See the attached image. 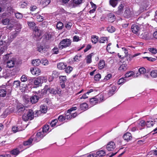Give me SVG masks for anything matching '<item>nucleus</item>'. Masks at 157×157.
<instances>
[{
	"label": "nucleus",
	"instance_id": "nucleus-1",
	"mask_svg": "<svg viewBox=\"0 0 157 157\" xmlns=\"http://www.w3.org/2000/svg\"><path fill=\"white\" fill-rule=\"evenodd\" d=\"M47 81V78L43 76H41L36 78H31L28 81L29 85L34 83V84L37 86H39L44 82H46Z\"/></svg>",
	"mask_w": 157,
	"mask_h": 157
},
{
	"label": "nucleus",
	"instance_id": "nucleus-2",
	"mask_svg": "<svg viewBox=\"0 0 157 157\" xmlns=\"http://www.w3.org/2000/svg\"><path fill=\"white\" fill-rule=\"evenodd\" d=\"M71 41L69 39H66L63 40L59 43L58 47L59 49H62L70 45Z\"/></svg>",
	"mask_w": 157,
	"mask_h": 157
},
{
	"label": "nucleus",
	"instance_id": "nucleus-3",
	"mask_svg": "<svg viewBox=\"0 0 157 157\" xmlns=\"http://www.w3.org/2000/svg\"><path fill=\"white\" fill-rule=\"evenodd\" d=\"M103 100V97L102 95H99L97 97H94L90 99V103L92 105H94L98 103H100Z\"/></svg>",
	"mask_w": 157,
	"mask_h": 157
},
{
	"label": "nucleus",
	"instance_id": "nucleus-4",
	"mask_svg": "<svg viewBox=\"0 0 157 157\" xmlns=\"http://www.w3.org/2000/svg\"><path fill=\"white\" fill-rule=\"evenodd\" d=\"M150 34L148 32L144 31L143 32L139 33V36L141 38L145 40H149L150 38Z\"/></svg>",
	"mask_w": 157,
	"mask_h": 157
},
{
	"label": "nucleus",
	"instance_id": "nucleus-5",
	"mask_svg": "<svg viewBox=\"0 0 157 157\" xmlns=\"http://www.w3.org/2000/svg\"><path fill=\"white\" fill-rule=\"evenodd\" d=\"M47 107L45 105H41L40 106V110H37L36 111L35 115H36V116H38V115H39L41 113H45L47 112Z\"/></svg>",
	"mask_w": 157,
	"mask_h": 157
},
{
	"label": "nucleus",
	"instance_id": "nucleus-6",
	"mask_svg": "<svg viewBox=\"0 0 157 157\" xmlns=\"http://www.w3.org/2000/svg\"><path fill=\"white\" fill-rule=\"evenodd\" d=\"M115 147V144L113 142L111 141L107 144L106 148L108 151H111L113 150Z\"/></svg>",
	"mask_w": 157,
	"mask_h": 157
},
{
	"label": "nucleus",
	"instance_id": "nucleus-7",
	"mask_svg": "<svg viewBox=\"0 0 157 157\" xmlns=\"http://www.w3.org/2000/svg\"><path fill=\"white\" fill-rule=\"evenodd\" d=\"M140 30V26L137 25H133L131 27L132 31L134 33L137 34Z\"/></svg>",
	"mask_w": 157,
	"mask_h": 157
},
{
	"label": "nucleus",
	"instance_id": "nucleus-8",
	"mask_svg": "<svg viewBox=\"0 0 157 157\" xmlns=\"http://www.w3.org/2000/svg\"><path fill=\"white\" fill-rule=\"evenodd\" d=\"M123 138L125 140L127 141L131 140L132 138L131 134L128 132L125 133L123 136Z\"/></svg>",
	"mask_w": 157,
	"mask_h": 157
},
{
	"label": "nucleus",
	"instance_id": "nucleus-9",
	"mask_svg": "<svg viewBox=\"0 0 157 157\" xmlns=\"http://www.w3.org/2000/svg\"><path fill=\"white\" fill-rule=\"evenodd\" d=\"M33 33L35 37L36 38L39 37L41 35V31L37 27H35Z\"/></svg>",
	"mask_w": 157,
	"mask_h": 157
},
{
	"label": "nucleus",
	"instance_id": "nucleus-10",
	"mask_svg": "<svg viewBox=\"0 0 157 157\" xmlns=\"http://www.w3.org/2000/svg\"><path fill=\"white\" fill-rule=\"evenodd\" d=\"M108 17L109 22H112L115 19V16L113 13H110L108 14Z\"/></svg>",
	"mask_w": 157,
	"mask_h": 157
},
{
	"label": "nucleus",
	"instance_id": "nucleus-11",
	"mask_svg": "<svg viewBox=\"0 0 157 157\" xmlns=\"http://www.w3.org/2000/svg\"><path fill=\"white\" fill-rule=\"evenodd\" d=\"M37 50L41 53H44L46 51V48L44 45H40L37 47Z\"/></svg>",
	"mask_w": 157,
	"mask_h": 157
},
{
	"label": "nucleus",
	"instance_id": "nucleus-12",
	"mask_svg": "<svg viewBox=\"0 0 157 157\" xmlns=\"http://www.w3.org/2000/svg\"><path fill=\"white\" fill-rule=\"evenodd\" d=\"M27 115L29 119V120L33 119L34 117V113L33 110L31 109L29 110Z\"/></svg>",
	"mask_w": 157,
	"mask_h": 157
},
{
	"label": "nucleus",
	"instance_id": "nucleus-13",
	"mask_svg": "<svg viewBox=\"0 0 157 157\" xmlns=\"http://www.w3.org/2000/svg\"><path fill=\"white\" fill-rule=\"evenodd\" d=\"M39 100V97L37 96L34 95L30 98V100L31 103L33 104L35 103Z\"/></svg>",
	"mask_w": 157,
	"mask_h": 157
},
{
	"label": "nucleus",
	"instance_id": "nucleus-14",
	"mask_svg": "<svg viewBox=\"0 0 157 157\" xmlns=\"http://www.w3.org/2000/svg\"><path fill=\"white\" fill-rule=\"evenodd\" d=\"M14 65V61L13 60H9L7 62V66L9 68L13 67Z\"/></svg>",
	"mask_w": 157,
	"mask_h": 157
},
{
	"label": "nucleus",
	"instance_id": "nucleus-15",
	"mask_svg": "<svg viewBox=\"0 0 157 157\" xmlns=\"http://www.w3.org/2000/svg\"><path fill=\"white\" fill-rule=\"evenodd\" d=\"M48 90L51 94H56L58 93L56 88H49L48 89Z\"/></svg>",
	"mask_w": 157,
	"mask_h": 157
},
{
	"label": "nucleus",
	"instance_id": "nucleus-16",
	"mask_svg": "<svg viewBox=\"0 0 157 157\" xmlns=\"http://www.w3.org/2000/svg\"><path fill=\"white\" fill-rule=\"evenodd\" d=\"M105 154V151L102 150L98 151L95 155H97V157H100L104 155Z\"/></svg>",
	"mask_w": 157,
	"mask_h": 157
},
{
	"label": "nucleus",
	"instance_id": "nucleus-17",
	"mask_svg": "<svg viewBox=\"0 0 157 157\" xmlns=\"http://www.w3.org/2000/svg\"><path fill=\"white\" fill-rule=\"evenodd\" d=\"M146 69L143 67H140L139 69V74L137 73L136 74V76H138V75L140 74H144L146 72Z\"/></svg>",
	"mask_w": 157,
	"mask_h": 157
},
{
	"label": "nucleus",
	"instance_id": "nucleus-18",
	"mask_svg": "<svg viewBox=\"0 0 157 157\" xmlns=\"http://www.w3.org/2000/svg\"><path fill=\"white\" fill-rule=\"evenodd\" d=\"M105 61L103 60H101L98 64V67L99 69H103L105 66Z\"/></svg>",
	"mask_w": 157,
	"mask_h": 157
},
{
	"label": "nucleus",
	"instance_id": "nucleus-19",
	"mask_svg": "<svg viewBox=\"0 0 157 157\" xmlns=\"http://www.w3.org/2000/svg\"><path fill=\"white\" fill-rule=\"evenodd\" d=\"M66 66V65L63 63H60L57 65L58 68L60 70L64 69Z\"/></svg>",
	"mask_w": 157,
	"mask_h": 157
},
{
	"label": "nucleus",
	"instance_id": "nucleus-20",
	"mask_svg": "<svg viewBox=\"0 0 157 157\" xmlns=\"http://www.w3.org/2000/svg\"><path fill=\"white\" fill-rule=\"evenodd\" d=\"M31 19L32 20H31L32 21H27V23L30 28H33V27L35 26L36 24L33 21V18H31Z\"/></svg>",
	"mask_w": 157,
	"mask_h": 157
},
{
	"label": "nucleus",
	"instance_id": "nucleus-21",
	"mask_svg": "<svg viewBox=\"0 0 157 157\" xmlns=\"http://www.w3.org/2000/svg\"><path fill=\"white\" fill-rule=\"evenodd\" d=\"M12 131L14 133H16L18 132L22 131V129L19 127H18L16 126H13L12 127Z\"/></svg>",
	"mask_w": 157,
	"mask_h": 157
},
{
	"label": "nucleus",
	"instance_id": "nucleus-22",
	"mask_svg": "<svg viewBox=\"0 0 157 157\" xmlns=\"http://www.w3.org/2000/svg\"><path fill=\"white\" fill-rule=\"evenodd\" d=\"M155 121H147L146 122V125L148 127H151L153 126Z\"/></svg>",
	"mask_w": 157,
	"mask_h": 157
},
{
	"label": "nucleus",
	"instance_id": "nucleus-23",
	"mask_svg": "<svg viewBox=\"0 0 157 157\" xmlns=\"http://www.w3.org/2000/svg\"><path fill=\"white\" fill-rule=\"evenodd\" d=\"M32 63L34 66H38L40 65L41 62L39 59H36L33 60Z\"/></svg>",
	"mask_w": 157,
	"mask_h": 157
},
{
	"label": "nucleus",
	"instance_id": "nucleus-24",
	"mask_svg": "<svg viewBox=\"0 0 157 157\" xmlns=\"http://www.w3.org/2000/svg\"><path fill=\"white\" fill-rule=\"evenodd\" d=\"M116 87L115 86H112L111 89L109 90L108 94L109 96H111L113 94L115 91L116 90Z\"/></svg>",
	"mask_w": 157,
	"mask_h": 157
},
{
	"label": "nucleus",
	"instance_id": "nucleus-25",
	"mask_svg": "<svg viewBox=\"0 0 157 157\" xmlns=\"http://www.w3.org/2000/svg\"><path fill=\"white\" fill-rule=\"evenodd\" d=\"M124 4H121L120 6L118 7V10L117 11V13L120 14L122 12L123 10Z\"/></svg>",
	"mask_w": 157,
	"mask_h": 157
},
{
	"label": "nucleus",
	"instance_id": "nucleus-26",
	"mask_svg": "<svg viewBox=\"0 0 157 157\" xmlns=\"http://www.w3.org/2000/svg\"><path fill=\"white\" fill-rule=\"evenodd\" d=\"M10 153L12 155H14L15 157L20 153V151L17 149H15L12 150L10 151Z\"/></svg>",
	"mask_w": 157,
	"mask_h": 157
},
{
	"label": "nucleus",
	"instance_id": "nucleus-27",
	"mask_svg": "<svg viewBox=\"0 0 157 157\" xmlns=\"http://www.w3.org/2000/svg\"><path fill=\"white\" fill-rule=\"evenodd\" d=\"M44 132L43 131L42 132H37L36 134V136L37 138L40 139L42 138L45 135Z\"/></svg>",
	"mask_w": 157,
	"mask_h": 157
},
{
	"label": "nucleus",
	"instance_id": "nucleus-28",
	"mask_svg": "<svg viewBox=\"0 0 157 157\" xmlns=\"http://www.w3.org/2000/svg\"><path fill=\"white\" fill-rule=\"evenodd\" d=\"M33 141V139L30 138L28 140L24 141L23 143V144L25 146L30 145L32 144Z\"/></svg>",
	"mask_w": 157,
	"mask_h": 157
},
{
	"label": "nucleus",
	"instance_id": "nucleus-29",
	"mask_svg": "<svg viewBox=\"0 0 157 157\" xmlns=\"http://www.w3.org/2000/svg\"><path fill=\"white\" fill-rule=\"evenodd\" d=\"M6 94V91L5 89L0 90V96L2 97H5Z\"/></svg>",
	"mask_w": 157,
	"mask_h": 157
},
{
	"label": "nucleus",
	"instance_id": "nucleus-30",
	"mask_svg": "<svg viewBox=\"0 0 157 157\" xmlns=\"http://www.w3.org/2000/svg\"><path fill=\"white\" fill-rule=\"evenodd\" d=\"M131 14V12L130 10L129 9H127L124 12V15L125 16L128 17L130 16Z\"/></svg>",
	"mask_w": 157,
	"mask_h": 157
},
{
	"label": "nucleus",
	"instance_id": "nucleus-31",
	"mask_svg": "<svg viewBox=\"0 0 157 157\" xmlns=\"http://www.w3.org/2000/svg\"><path fill=\"white\" fill-rule=\"evenodd\" d=\"M127 69V65L122 64L119 68V70L121 71H125Z\"/></svg>",
	"mask_w": 157,
	"mask_h": 157
},
{
	"label": "nucleus",
	"instance_id": "nucleus-32",
	"mask_svg": "<svg viewBox=\"0 0 157 157\" xmlns=\"http://www.w3.org/2000/svg\"><path fill=\"white\" fill-rule=\"evenodd\" d=\"M98 37L96 36H93L91 37V41L92 43L96 44L98 41Z\"/></svg>",
	"mask_w": 157,
	"mask_h": 157
},
{
	"label": "nucleus",
	"instance_id": "nucleus-33",
	"mask_svg": "<svg viewBox=\"0 0 157 157\" xmlns=\"http://www.w3.org/2000/svg\"><path fill=\"white\" fill-rule=\"evenodd\" d=\"M148 50L153 54H155L157 53V49L154 48H149L148 49Z\"/></svg>",
	"mask_w": 157,
	"mask_h": 157
},
{
	"label": "nucleus",
	"instance_id": "nucleus-34",
	"mask_svg": "<svg viewBox=\"0 0 157 157\" xmlns=\"http://www.w3.org/2000/svg\"><path fill=\"white\" fill-rule=\"evenodd\" d=\"M50 0H44L42 1V4L43 7L47 6L51 2Z\"/></svg>",
	"mask_w": 157,
	"mask_h": 157
},
{
	"label": "nucleus",
	"instance_id": "nucleus-35",
	"mask_svg": "<svg viewBox=\"0 0 157 157\" xmlns=\"http://www.w3.org/2000/svg\"><path fill=\"white\" fill-rule=\"evenodd\" d=\"M150 75L151 76L154 78L157 77V70H154L151 71L150 72Z\"/></svg>",
	"mask_w": 157,
	"mask_h": 157
},
{
	"label": "nucleus",
	"instance_id": "nucleus-36",
	"mask_svg": "<svg viewBox=\"0 0 157 157\" xmlns=\"http://www.w3.org/2000/svg\"><path fill=\"white\" fill-rule=\"evenodd\" d=\"M108 41V39L107 37H101L100 38L99 42L100 43H103Z\"/></svg>",
	"mask_w": 157,
	"mask_h": 157
},
{
	"label": "nucleus",
	"instance_id": "nucleus-37",
	"mask_svg": "<svg viewBox=\"0 0 157 157\" xmlns=\"http://www.w3.org/2000/svg\"><path fill=\"white\" fill-rule=\"evenodd\" d=\"M87 104L86 103H83L80 105V108L82 110H85L88 108Z\"/></svg>",
	"mask_w": 157,
	"mask_h": 157
},
{
	"label": "nucleus",
	"instance_id": "nucleus-38",
	"mask_svg": "<svg viewBox=\"0 0 157 157\" xmlns=\"http://www.w3.org/2000/svg\"><path fill=\"white\" fill-rule=\"evenodd\" d=\"M118 0H110V4L113 7H115L117 4Z\"/></svg>",
	"mask_w": 157,
	"mask_h": 157
},
{
	"label": "nucleus",
	"instance_id": "nucleus-39",
	"mask_svg": "<svg viewBox=\"0 0 157 157\" xmlns=\"http://www.w3.org/2000/svg\"><path fill=\"white\" fill-rule=\"evenodd\" d=\"M93 53H92L87 56L86 57V63H90L91 62V57Z\"/></svg>",
	"mask_w": 157,
	"mask_h": 157
},
{
	"label": "nucleus",
	"instance_id": "nucleus-40",
	"mask_svg": "<svg viewBox=\"0 0 157 157\" xmlns=\"http://www.w3.org/2000/svg\"><path fill=\"white\" fill-rule=\"evenodd\" d=\"M7 49V47L6 46H3L0 48V54H2L5 52Z\"/></svg>",
	"mask_w": 157,
	"mask_h": 157
},
{
	"label": "nucleus",
	"instance_id": "nucleus-41",
	"mask_svg": "<svg viewBox=\"0 0 157 157\" xmlns=\"http://www.w3.org/2000/svg\"><path fill=\"white\" fill-rule=\"evenodd\" d=\"M134 75V72L133 71H129L125 74V77L128 78Z\"/></svg>",
	"mask_w": 157,
	"mask_h": 157
},
{
	"label": "nucleus",
	"instance_id": "nucleus-42",
	"mask_svg": "<svg viewBox=\"0 0 157 157\" xmlns=\"http://www.w3.org/2000/svg\"><path fill=\"white\" fill-rule=\"evenodd\" d=\"M20 81L17 80L14 82L13 86L15 88H18L20 86Z\"/></svg>",
	"mask_w": 157,
	"mask_h": 157
},
{
	"label": "nucleus",
	"instance_id": "nucleus-43",
	"mask_svg": "<svg viewBox=\"0 0 157 157\" xmlns=\"http://www.w3.org/2000/svg\"><path fill=\"white\" fill-rule=\"evenodd\" d=\"M63 27V24L61 22H59L57 23L56 25V27L59 29H61Z\"/></svg>",
	"mask_w": 157,
	"mask_h": 157
},
{
	"label": "nucleus",
	"instance_id": "nucleus-44",
	"mask_svg": "<svg viewBox=\"0 0 157 157\" xmlns=\"http://www.w3.org/2000/svg\"><path fill=\"white\" fill-rule=\"evenodd\" d=\"M40 62L42 64L45 66L48 65V61L45 59H42Z\"/></svg>",
	"mask_w": 157,
	"mask_h": 157
},
{
	"label": "nucleus",
	"instance_id": "nucleus-45",
	"mask_svg": "<svg viewBox=\"0 0 157 157\" xmlns=\"http://www.w3.org/2000/svg\"><path fill=\"white\" fill-rule=\"evenodd\" d=\"M111 45V43H109L108 44L107 46L106 47V50L108 51L110 53H112V52L111 51V47H110V46ZM114 52H112L113 53H114Z\"/></svg>",
	"mask_w": 157,
	"mask_h": 157
},
{
	"label": "nucleus",
	"instance_id": "nucleus-46",
	"mask_svg": "<svg viewBox=\"0 0 157 157\" xmlns=\"http://www.w3.org/2000/svg\"><path fill=\"white\" fill-rule=\"evenodd\" d=\"M49 127L48 125L44 126L43 128V131L45 133H47L49 131Z\"/></svg>",
	"mask_w": 157,
	"mask_h": 157
},
{
	"label": "nucleus",
	"instance_id": "nucleus-47",
	"mask_svg": "<svg viewBox=\"0 0 157 157\" xmlns=\"http://www.w3.org/2000/svg\"><path fill=\"white\" fill-rule=\"evenodd\" d=\"M15 16L17 18L20 19L22 18L23 16L21 13H17L15 14Z\"/></svg>",
	"mask_w": 157,
	"mask_h": 157
},
{
	"label": "nucleus",
	"instance_id": "nucleus-48",
	"mask_svg": "<svg viewBox=\"0 0 157 157\" xmlns=\"http://www.w3.org/2000/svg\"><path fill=\"white\" fill-rule=\"evenodd\" d=\"M36 18L37 21L39 22H41L44 20L43 17L40 15H37Z\"/></svg>",
	"mask_w": 157,
	"mask_h": 157
},
{
	"label": "nucleus",
	"instance_id": "nucleus-49",
	"mask_svg": "<svg viewBox=\"0 0 157 157\" xmlns=\"http://www.w3.org/2000/svg\"><path fill=\"white\" fill-rule=\"evenodd\" d=\"M101 78V75L99 74L95 75L94 77V79L96 81H98Z\"/></svg>",
	"mask_w": 157,
	"mask_h": 157
},
{
	"label": "nucleus",
	"instance_id": "nucleus-50",
	"mask_svg": "<svg viewBox=\"0 0 157 157\" xmlns=\"http://www.w3.org/2000/svg\"><path fill=\"white\" fill-rule=\"evenodd\" d=\"M21 81L22 82H25L27 81V76L25 75H22L21 78Z\"/></svg>",
	"mask_w": 157,
	"mask_h": 157
},
{
	"label": "nucleus",
	"instance_id": "nucleus-51",
	"mask_svg": "<svg viewBox=\"0 0 157 157\" xmlns=\"http://www.w3.org/2000/svg\"><path fill=\"white\" fill-rule=\"evenodd\" d=\"M72 69L73 68L72 67L68 66L66 68L65 71L67 73H70V72L72 71Z\"/></svg>",
	"mask_w": 157,
	"mask_h": 157
},
{
	"label": "nucleus",
	"instance_id": "nucleus-52",
	"mask_svg": "<svg viewBox=\"0 0 157 157\" xmlns=\"http://www.w3.org/2000/svg\"><path fill=\"white\" fill-rule=\"evenodd\" d=\"M57 121H58L56 119L52 120L50 124L51 126L52 127L55 126Z\"/></svg>",
	"mask_w": 157,
	"mask_h": 157
},
{
	"label": "nucleus",
	"instance_id": "nucleus-53",
	"mask_svg": "<svg viewBox=\"0 0 157 157\" xmlns=\"http://www.w3.org/2000/svg\"><path fill=\"white\" fill-rule=\"evenodd\" d=\"M10 58L9 54H7L4 56L3 57V60L4 61H6Z\"/></svg>",
	"mask_w": 157,
	"mask_h": 157
},
{
	"label": "nucleus",
	"instance_id": "nucleus-54",
	"mask_svg": "<svg viewBox=\"0 0 157 157\" xmlns=\"http://www.w3.org/2000/svg\"><path fill=\"white\" fill-rule=\"evenodd\" d=\"M15 27V29L16 30H19V29H20L21 28V25L19 23H17L14 26Z\"/></svg>",
	"mask_w": 157,
	"mask_h": 157
},
{
	"label": "nucleus",
	"instance_id": "nucleus-55",
	"mask_svg": "<svg viewBox=\"0 0 157 157\" xmlns=\"http://www.w3.org/2000/svg\"><path fill=\"white\" fill-rule=\"evenodd\" d=\"M108 31L110 33H113L115 31V28L112 26H109L107 28Z\"/></svg>",
	"mask_w": 157,
	"mask_h": 157
},
{
	"label": "nucleus",
	"instance_id": "nucleus-56",
	"mask_svg": "<svg viewBox=\"0 0 157 157\" xmlns=\"http://www.w3.org/2000/svg\"><path fill=\"white\" fill-rule=\"evenodd\" d=\"M66 119L65 116L64 117L63 115H60L58 117V120L59 121L62 122Z\"/></svg>",
	"mask_w": 157,
	"mask_h": 157
},
{
	"label": "nucleus",
	"instance_id": "nucleus-57",
	"mask_svg": "<svg viewBox=\"0 0 157 157\" xmlns=\"http://www.w3.org/2000/svg\"><path fill=\"white\" fill-rule=\"evenodd\" d=\"M9 22V20L7 18H6L5 19H4L3 20H2V23L4 25H6Z\"/></svg>",
	"mask_w": 157,
	"mask_h": 157
},
{
	"label": "nucleus",
	"instance_id": "nucleus-58",
	"mask_svg": "<svg viewBox=\"0 0 157 157\" xmlns=\"http://www.w3.org/2000/svg\"><path fill=\"white\" fill-rule=\"evenodd\" d=\"M139 125L140 126L143 127L146 125V123L144 121L141 120L140 121L139 124Z\"/></svg>",
	"mask_w": 157,
	"mask_h": 157
},
{
	"label": "nucleus",
	"instance_id": "nucleus-59",
	"mask_svg": "<svg viewBox=\"0 0 157 157\" xmlns=\"http://www.w3.org/2000/svg\"><path fill=\"white\" fill-rule=\"evenodd\" d=\"M72 24L71 22H68L66 23L65 25L66 28L68 29H69L71 27Z\"/></svg>",
	"mask_w": 157,
	"mask_h": 157
},
{
	"label": "nucleus",
	"instance_id": "nucleus-60",
	"mask_svg": "<svg viewBox=\"0 0 157 157\" xmlns=\"http://www.w3.org/2000/svg\"><path fill=\"white\" fill-rule=\"evenodd\" d=\"M60 80L61 82H64L66 80V76H61L59 77Z\"/></svg>",
	"mask_w": 157,
	"mask_h": 157
},
{
	"label": "nucleus",
	"instance_id": "nucleus-61",
	"mask_svg": "<svg viewBox=\"0 0 157 157\" xmlns=\"http://www.w3.org/2000/svg\"><path fill=\"white\" fill-rule=\"evenodd\" d=\"M76 109L77 107H73L67 110V114L70 113L73 110H76Z\"/></svg>",
	"mask_w": 157,
	"mask_h": 157
},
{
	"label": "nucleus",
	"instance_id": "nucleus-62",
	"mask_svg": "<svg viewBox=\"0 0 157 157\" xmlns=\"http://www.w3.org/2000/svg\"><path fill=\"white\" fill-rule=\"evenodd\" d=\"M36 69H37L36 68H31L30 71V72L33 75H36Z\"/></svg>",
	"mask_w": 157,
	"mask_h": 157
},
{
	"label": "nucleus",
	"instance_id": "nucleus-63",
	"mask_svg": "<svg viewBox=\"0 0 157 157\" xmlns=\"http://www.w3.org/2000/svg\"><path fill=\"white\" fill-rule=\"evenodd\" d=\"M125 80L123 78L120 79L117 82V84L120 85L122 83L125 82Z\"/></svg>",
	"mask_w": 157,
	"mask_h": 157
},
{
	"label": "nucleus",
	"instance_id": "nucleus-64",
	"mask_svg": "<svg viewBox=\"0 0 157 157\" xmlns=\"http://www.w3.org/2000/svg\"><path fill=\"white\" fill-rule=\"evenodd\" d=\"M24 98L25 102H28L29 101L30 98L28 95H25L24 96Z\"/></svg>",
	"mask_w": 157,
	"mask_h": 157
}]
</instances>
